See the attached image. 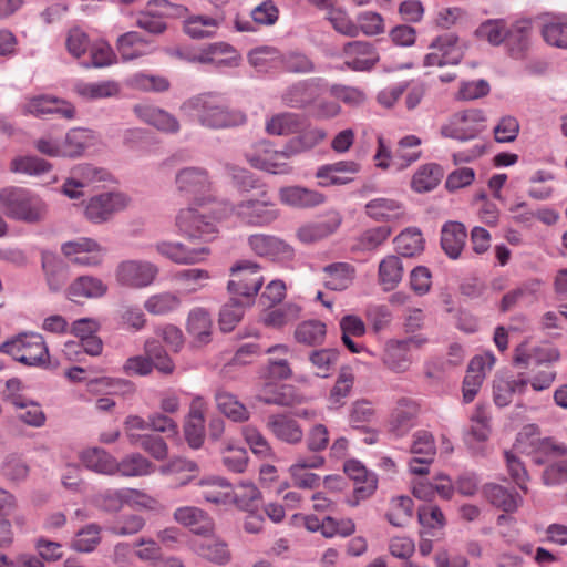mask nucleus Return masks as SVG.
I'll return each instance as SVG.
<instances>
[{
    "instance_id": "f3484780",
    "label": "nucleus",
    "mask_w": 567,
    "mask_h": 567,
    "mask_svg": "<svg viewBox=\"0 0 567 567\" xmlns=\"http://www.w3.org/2000/svg\"><path fill=\"white\" fill-rule=\"evenodd\" d=\"M361 171V164L355 161H339L318 167L316 177L321 187L341 186L354 181V176Z\"/></svg>"
},
{
    "instance_id": "864d4df0",
    "label": "nucleus",
    "mask_w": 567,
    "mask_h": 567,
    "mask_svg": "<svg viewBox=\"0 0 567 567\" xmlns=\"http://www.w3.org/2000/svg\"><path fill=\"white\" fill-rule=\"evenodd\" d=\"M403 265L399 257L390 255L379 265V281L384 290L393 289L402 279Z\"/></svg>"
},
{
    "instance_id": "a878e982",
    "label": "nucleus",
    "mask_w": 567,
    "mask_h": 567,
    "mask_svg": "<svg viewBox=\"0 0 567 567\" xmlns=\"http://www.w3.org/2000/svg\"><path fill=\"white\" fill-rule=\"evenodd\" d=\"M174 519L188 527L193 533L207 536L214 530V522L203 509L195 506H182L175 509Z\"/></svg>"
},
{
    "instance_id": "2f4dec72",
    "label": "nucleus",
    "mask_w": 567,
    "mask_h": 567,
    "mask_svg": "<svg viewBox=\"0 0 567 567\" xmlns=\"http://www.w3.org/2000/svg\"><path fill=\"white\" fill-rule=\"evenodd\" d=\"M214 398L218 411L230 421L244 423L250 419V411L234 393L218 389Z\"/></svg>"
},
{
    "instance_id": "680f3d73",
    "label": "nucleus",
    "mask_w": 567,
    "mask_h": 567,
    "mask_svg": "<svg viewBox=\"0 0 567 567\" xmlns=\"http://www.w3.org/2000/svg\"><path fill=\"white\" fill-rule=\"evenodd\" d=\"M540 286L542 281L539 279H532L523 282L519 287L503 296L501 301V310L506 312L512 309L518 301L534 298L539 291Z\"/></svg>"
},
{
    "instance_id": "423d86ee",
    "label": "nucleus",
    "mask_w": 567,
    "mask_h": 567,
    "mask_svg": "<svg viewBox=\"0 0 567 567\" xmlns=\"http://www.w3.org/2000/svg\"><path fill=\"white\" fill-rule=\"evenodd\" d=\"M158 274V267L151 261L127 259L116 266L114 276L121 287L143 289L153 285Z\"/></svg>"
},
{
    "instance_id": "dca6fc26",
    "label": "nucleus",
    "mask_w": 567,
    "mask_h": 567,
    "mask_svg": "<svg viewBox=\"0 0 567 567\" xmlns=\"http://www.w3.org/2000/svg\"><path fill=\"white\" fill-rule=\"evenodd\" d=\"M495 361V355L492 352L475 355L471 360L463 381V401L465 403H470L474 400L483 384L486 373L493 369Z\"/></svg>"
},
{
    "instance_id": "0eeeda50",
    "label": "nucleus",
    "mask_w": 567,
    "mask_h": 567,
    "mask_svg": "<svg viewBox=\"0 0 567 567\" xmlns=\"http://www.w3.org/2000/svg\"><path fill=\"white\" fill-rule=\"evenodd\" d=\"M485 122L486 116L482 110H466L454 114L450 122L441 127V134L462 142L473 140L485 130Z\"/></svg>"
},
{
    "instance_id": "b1692460",
    "label": "nucleus",
    "mask_w": 567,
    "mask_h": 567,
    "mask_svg": "<svg viewBox=\"0 0 567 567\" xmlns=\"http://www.w3.org/2000/svg\"><path fill=\"white\" fill-rule=\"evenodd\" d=\"M200 485L205 486L202 492L203 498L213 504H236L238 507H247L248 503L237 498L229 482L221 477L202 480Z\"/></svg>"
},
{
    "instance_id": "f257e3e1",
    "label": "nucleus",
    "mask_w": 567,
    "mask_h": 567,
    "mask_svg": "<svg viewBox=\"0 0 567 567\" xmlns=\"http://www.w3.org/2000/svg\"><path fill=\"white\" fill-rule=\"evenodd\" d=\"M181 111L192 121L209 130H225L241 126L247 115L230 107L226 100L217 93H202L186 100Z\"/></svg>"
},
{
    "instance_id": "6e6552de",
    "label": "nucleus",
    "mask_w": 567,
    "mask_h": 567,
    "mask_svg": "<svg viewBox=\"0 0 567 567\" xmlns=\"http://www.w3.org/2000/svg\"><path fill=\"white\" fill-rule=\"evenodd\" d=\"M175 186L181 196L193 199L196 204L202 205L205 200V195L210 192L212 181L206 168L188 166L177 171Z\"/></svg>"
},
{
    "instance_id": "f8f14e48",
    "label": "nucleus",
    "mask_w": 567,
    "mask_h": 567,
    "mask_svg": "<svg viewBox=\"0 0 567 567\" xmlns=\"http://www.w3.org/2000/svg\"><path fill=\"white\" fill-rule=\"evenodd\" d=\"M323 91V80L320 78H311L300 80L287 86L280 100L284 105L290 109H306L313 105L318 96Z\"/></svg>"
},
{
    "instance_id": "20e7f679",
    "label": "nucleus",
    "mask_w": 567,
    "mask_h": 567,
    "mask_svg": "<svg viewBox=\"0 0 567 567\" xmlns=\"http://www.w3.org/2000/svg\"><path fill=\"white\" fill-rule=\"evenodd\" d=\"M245 158L251 167L272 175H290L295 171L286 146L276 150L274 144L266 140L255 143L245 153Z\"/></svg>"
},
{
    "instance_id": "bb28decb",
    "label": "nucleus",
    "mask_w": 567,
    "mask_h": 567,
    "mask_svg": "<svg viewBox=\"0 0 567 567\" xmlns=\"http://www.w3.org/2000/svg\"><path fill=\"white\" fill-rule=\"evenodd\" d=\"M538 19L542 21L544 40L551 47L567 49V17L547 12Z\"/></svg>"
},
{
    "instance_id": "6ab92c4d",
    "label": "nucleus",
    "mask_w": 567,
    "mask_h": 567,
    "mask_svg": "<svg viewBox=\"0 0 567 567\" xmlns=\"http://www.w3.org/2000/svg\"><path fill=\"white\" fill-rule=\"evenodd\" d=\"M278 198L282 205L295 209L315 208L326 202L322 193L300 185L280 187Z\"/></svg>"
},
{
    "instance_id": "58836bf2",
    "label": "nucleus",
    "mask_w": 567,
    "mask_h": 567,
    "mask_svg": "<svg viewBox=\"0 0 567 567\" xmlns=\"http://www.w3.org/2000/svg\"><path fill=\"white\" fill-rule=\"evenodd\" d=\"M265 404L290 406L298 402L295 389L288 384L266 383L256 396Z\"/></svg>"
},
{
    "instance_id": "412c9836",
    "label": "nucleus",
    "mask_w": 567,
    "mask_h": 567,
    "mask_svg": "<svg viewBox=\"0 0 567 567\" xmlns=\"http://www.w3.org/2000/svg\"><path fill=\"white\" fill-rule=\"evenodd\" d=\"M155 249L159 255L178 265L200 262L210 254V249L206 246L189 248L178 241H159L155 245Z\"/></svg>"
},
{
    "instance_id": "72a5a7b5",
    "label": "nucleus",
    "mask_w": 567,
    "mask_h": 567,
    "mask_svg": "<svg viewBox=\"0 0 567 567\" xmlns=\"http://www.w3.org/2000/svg\"><path fill=\"white\" fill-rule=\"evenodd\" d=\"M339 214L320 221L306 224L298 228L297 238L303 244H312L333 234L341 225Z\"/></svg>"
},
{
    "instance_id": "1a4fd4ad",
    "label": "nucleus",
    "mask_w": 567,
    "mask_h": 567,
    "mask_svg": "<svg viewBox=\"0 0 567 567\" xmlns=\"http://www.w3.org/2000/svg\"><path fill=\"white\" fill-rule=\"evenodd\" d=\"M216 217L207 216L193 207L181 209L176 216L179 231L190 239L209 241L218 233Z\"/></svg>"
},
{
    "instance_id": "ddd939ff",
    "label": "nucleus",
    "mask_w": 567,
    "mask_h": 567,
    "mask_svg": "<svg viewBox=\"0 0 567 567\" xmlns=\"http://www.w3.org/2000/svg\"><path fill=\"white\" fill-rule=\"evenodd\" d=\"M248 245L256 255L272 261L289 262L295 258L293 247L275 235H250L248 237Z\"/></svg>"
},
{
    "instance_id": "79ce46f5",
    "label": "nucleus",
    "mask_w": 567,
    "mask_h": 567,
    "mask_svg": "<svg viewBox=\"0 0 567 567\" xmlns=\"http://www.w3.org/2000/svg\"><path fill=\"white\" fill-rule=\"evenodd\" d=\"M49 351L44 339L39 333H25L22 344L21 363L39 365L47 361Z\"/></svg>"
},
{
    "instance_id": "5701e85b",
    "label": "nucleus",
    "mask_w": 567,
    "mask_h": 567,
    "mask_svg": "<svg viewBox=\"0 0 567 567\" xmlns=\"http://www.w3.org/2000/svg\"><path fill=\"white\" fill-rule=\"evenodd\" d=\"M266 426L276 439L290 445L301 443L305 437L303 430L298 421L286 413L269 415Z\"/></svg>"
},
{
    "instance_id": "a19ab883",
    "label": "nucleus",
    "mask_w": 567,
    "mask_h": 567,
    "mask_svg": "<svg viewBox=\"0 0 567 567\" xmlns=\"http://www.w3.org/2000/svg\"><path fill=\"white\" fill-rule=\"evenodd\" d=\"M302 125L301 116L292 112H281L266 120L265 131L268 135L286 136L299 132Z\"/></svg>"
},
{
    "instance_id": "c756f323",
    "label": "nucleus",
    "mask_w": 567,
    "mask_h": 567,
    "mask_svg": "<svg viewBox=\"0 0 567 567\" xmlns=\"http://www.w3.org/2000/svg\"><path fill=\"white\" fill-rule=\"evenodd\" d=\"M528 388V378L524 373L515 377L497 378L494 381L493 394L497 406H507L514 394H524Z\"/></svg>"
},
{
    "instance_id": "4d7b16f0",
    "label": "nucleus",
    "mask_w": 567,
    "mask_h": 567,
    "mask_svg": "<svg viewBox=\"0 0 567 567\" xmlns=\"http://www.w3.org/2000/svg\"><path fill=\"white\" fill-rule=\"evenodd\" d=\"M396 251L404 257H413L424 248L422 233L417 228H408L394 239Z\"/></svg>"
},
{
    "instance_id": "603ef678",
    "label": "nucleus",
    "mask_w": 567,
    "mask_h": 567,
    "mask_svg": "<svg viewBox=\"0 0 567 567\" xmlns=\"http://www.w3.org/2000/svg\"><path fill=\"white\" fill-rule=\"evenodd\" d=\"M280 66L292 74H309L317 71L311 56L301 51H288L281 54Z\"/></svg>"
},
{
    "instance_id": "de8ad7c7",
    "label": "nucleus",
    "mask_w": 567,
    "mask_h": 567,
    "mask_svg": "<svg viewBox=\"0 0 567 567\" xmlns=\"http://www.w3.org/2000/svg\"><path fill=\"white\" fill-rule=\"evenodd\" d=\"M51 169V163L33 155L17 156L10 163V171L12 173L34 177L44 175L49 173Z\"/></svg>"
},
{
    "instance_id": "7c9ffc66",
    "label": "nucleus",
    "mask_w": 567,
    "mask_h": 567,
    "mask_svg": "<svg viewBox=\"0 0 567 567\" xmlns=\"http://www.w3.org/2000/svg\"><path fill=\"white\" fill-rule=\"evenodd\" d=\"M467 233L460 221H446L441 229V247L451 259H457L465 246Z\"/></svg>"
},
{
    "instance_id": "0e129e2a",
    "label": "nucleus",
    "mask_w": 567,
    "mask_h": 567,
    "mask_svg": "<svg viewBox=\"0 0 567 567\" xmlns=\"http://www.w3.org/2000/svg\"><path fill=\"white\" fill-rule=\"evenodd\" d=\"M326 324L318 320H309L300 323L296 331L295 338L298 342L307 346H316L323 341L326 337Z\"/></svg>"
},
{
    "instance_id": "4c0bfd02",
    "label": "nucleus",
    "mask_w": 567,
    "mask_h": 567,
    "mask_svg": "<svg viewBox=\"0 0 567 567\" xmlns=\"http://www.w3.org/2000/svg\"><path fill=\"white\" fill-rule=\"evenodd\" d=\"M365 214L378 221L396 220L403 217L404 210L402 205L392 198H374L364 206Z\"/></svg>"
},
{
    "instance_id": "e2e57ef3",
    "label": "nucleus",
    "mask_w": 567,
    "mask_h": 567,
    "mask_svg": "<svg viewBox=\"0 0 567 567\" xmlns=\"http://www.w3.org/2000/svg\"><path fill=\"white\" fill-rule=\"evenodd\" d=\"M247 300L241 301L238 297L233 296L219 312V327L221 331L229 332L234 330L237 323L243 319L245 307L248 306Z\"/></svg>"
},
{
    "instance_id": "c03bdc74",
    "label": "nucleus",
    "mask_w": 567,
    "mask_h": 567,
    "mask_svg": "<svg viewBox=\"0 0 567 567\" xmlns=\"http://www.w3.org/2000/svg\"><path fill=\"white\" fill-rule=\"evenodd\" d=\"M182 306L181 297L171 291H163L150 296L145 302V310L153 316H168Z\"/></svg>"
},
{
    "instance_id": "a18cd8bd",
    "label": "nucleus",
    "mask_w": 567,
    "mask_h": 567,
    "mask_svg": "<svg viewBox=\"0 0 567 567\" xmlns=\"http://www.w3.org/2000/svg\"><path fill=\"white\" fill-rule=\"evenodd\" d=\"M421 138L415 135H406L398 142L395 152L393 153V166L403 169L416 162L421 157Z\"/></svg>"
},
{
    "instance_id": "c85d7f7f",
    "label": "nucleus",
    "mask_w": 567,
    "mask_h": 567,
    "mask_svg": "<svg viewBox=\"0 0 567 567\" xmlns=\"http://www.w3.org/2000/svg\"><path fill=\"white\" fill-rule=\"evenodd\" d=\"M134 112L143 122L158 131L172 134L179 131L178 120L165 110L148 104H140L134 107Z\"/></svg>"
},
{
    "instance_id": "bf43d9fd",
    "label": "nucleus",
    "mask_w": 567,
    "mask_h": 567,
    "mask_svg": "<svg viewBox=\"0 0 567 567\" xmlns=\"http://www.w3.org/2000/svg\"><path fill=\"white\" fill-rule=\"evenodd\" d=\"M194 550L197 555L213 563L223 565L229 560V553L225 543L205 538L198 543H194Z\"/></svg>"
},
{
    "instance_id": "39448f33",
    "label": "nucleus",
    "mask_w": 567,
    "mask_h": 567,
    "mask_svg": "<svg viewBox=\"0 0 567 567\" xmlns=\"http://www.w3.org/2000/svg\"><path fill=\"white\" fill-rule=\"evenodd\" d=\"M230 276L228 291L233 296L245 298L247 303H251V299L264 284L259 265L249 260L238 261L231 267Z\"/></svg>"
},
{
    "instance_id": "e433bc0d",
    "label": "nucleus",
    "mask_w": 567,
    "mask_h": 567,
    "mask_svg": "<svg viewBox=\"0 0 567 567\" xmlns=\"http://www.w3.org/2000/svg\"><path fill=\"white\" fill-rule=\"evenodd\" d=\"M95 143L96 135L93 131L83 127L72 128L66 133L63 140L65 157H79L85 150L94 146Z\"/></svg>"
},
{
    "instance_id": "8fccbe9b",
    "label": "nucleus",
    "mask_w": 567,
    "mask_h": 567,
    "mask_svg": "<svg viewBox=\"0 0 567 567\" xmlns=\"http://www.w3.org/2000/svg\"><path fill=\"white\" fill-rule=\"evenodd\" d=\"M485 493L494 506L507 513L515 512L522 503V498L517 493L497 484L487 485Z\"/></svg>"
},
{
    "instance_id": "13d9d810",
    "label": "nucleus",
    "mask_w": 567,
    "mask_h": 567,
    "mask_svg": "<svg viewBox=\"0 0 567 567\" xmlns=\"http://www.w3.org/2000/svg\"><path fill=\"white\" fill-rule=\"evenodd\" d=\"M42 268L49 289L53 292L60 291L68 280L66 269L62 261L52 256H43Z\"/></svg>"
},
{
    "instance_id": "5fc2aeb1",
    "label": "nucleus",
    "mask_w": 567,
    "mask_h": 567,
    "mask_svg": "<svg viewBox=\"0 0 567 567\" xmlns=\"http://www.w3.org/2000/svg\"><path fill=\"white\" fill-rule=\"evenodd\" d=\"M154 465L138 453L130 454L116 461V472L126 477L145 476L153 472Z\"/></svg>"
},
{
    "instance_id": "3c124183",
    "label": "nucleus",
    "mask_w": 567,
    "mask_h": 567,
    "mask_svg": "<svg viewBox=\"0 0 567 567\" xmlns=\"http://www.w3.org/2000/svg\"><path fill=\"white\" fill-rule=\"evenodd\" d=\"M431 50H437L449 64H458L463 58V49L460 39L454 33H445L437 37L430 45Z\"/></svg>"
},
{
    "instance_id": "f03ea898",
    "label": "nucleus",
    "mask_w": 567,
    "mask_h": 567,
    "mask_svg": "<svg viewBox=\"0 0 567 567\" xmlns=\"http://www.w3.org/2000/svg\"><path fill=\"white\" fill-rule=\"evenodd\" d=\"M0 207L16 220L35 224L48 214L47 203L35 193L23 187H7L0 192Z\"/></svg>"
},
{
    "instance_id": "cd10ccee",
    "label": "nucleus",
    "mask_w": 567,
    "mask_h": 567,
    "mask_svg": "<svg viewBox=\"0 0 567 567\" xmlns=\"http://www.w3.org/2000/svg\"><path fill=\"white\" fill-rule=\"evenodd\" d=\"M109 291V286L101 278L85 275L75 278L66 289V297L70 300L76 298L100 299Z\"/></svg>"
},
{
    "instance_id": "9d476101",
    "label": "nucleus",
    "mask_w": 567,
    "mask_h": 567,
    "mask_svg": "<svg viewBox=\"0 0 567 567\" xmlns=\"http://www.w3.org/2000/svg\"><path fill=\"white\" fill-rule=\"evenodd\" d=\"M343 471L354 483V489L347 503L355 507L361 501L371 497L378 487L377 475L369 471L360 461L348 460L343 464Z\"/></svg>"
},
{
    "instance_id": "69168bd1",
    "label": "nucleus",
    "mask_w": 567,
    "mask_h": 567,
    "mask_svg": "<svg viewBox=\"0 0 567 567\" xmlns=\"http://www.w3.org/2000/svg\"><path fill=\"white\" fill-rule=\"evenodd\" d=\"M101 542V527L97 524H87L81 528L72 540V548L80 553H91Z\"/></svg>"
},
{
    "instance_id": "ea45409f",
    "label": "nucleus",
    "mask_w": 567,
    "mask_h": 567,
    "mask_svg": "<svg viewBox=\"0 0 567 567\" xmlns=\"http://www.w3.org/2000/svg\"><path fill=\"white\" fill-rule=\"evenodd\" d=\"M80 457L85 467L93 472L104 475L116 473V460L101 447H89Z\"/></svg>"
},
{
    "instance_id": "774afa93",
    "label": "nucleus",
    "mask_w": 567,
    "mask_h": 567,
    "mask_svg": "<svg viewBox=\"0 0 567 567\" xmlns=\"http://www.w3.org/2000/svg\"><path fill=\"white\" fill-rule=\"evenodd\" d=\"M71 174L82 184L83 187L94 185L100 182H106L111 174L102 167L92 164H79L71 169Z\"/></svg>"
},
{
    "instance_id": "393cba45",
    "label": "nucleus",
    "mask_w": 567,
    "mask_h": 567,
    "mask_svg": "<svg viewBox=\"0 0 567 567\" xmlns=\"http://www.w3.org/2000/svg\"><path fill=\"white\" fill-rule=\"evenodd\" d=\"M417 414L419 405L413 400L400 399L391 414L390 432L396 437L404 436L415 425Z\"/></svg>"
},
{
    "instance_id": "473e14b6",
    "label": "nucleus",
    "mask_w": 567,
    "mask_h": 567,
    "mask_svg": "<svg viewBox=\"0 0 567 567\" xmlns=\"http://www.w3.org/2000/svg\"><path fill=\"white\" fill-rule=\"evenodd\" d=\"M324 286L330 290L342 291L354 281L355 267L348 262H333L323 267Z\"/></svg>"
},
{
    "instance_id": "7ed1b4c3",
    "label": "nucleus",
    "mask_w": 567,
    "mask_h": 567,
    "mask_svg": "<svg viewBox=\"0 0 567 567\" xmlns=\"http://www.w3.org/2000/svg\"><path fill=\"white\" fill-rule=\"evenodd\" d=\"M231 214L244 225L251 227H267L280 216L277 204L267 190L247 197L230 207Z\"/></svg>"
},
{
    "instance_id": "2eb2a0df",
    "label": "nucleus",
    "mask_w": 567,
    "mask_h": 567,
    "mask_svg": "<svg viewBox=\"0 0 567 567\" xmlns=\"http://www.w3.org/2000/svg\"><path fill=\"white\" fill-rule=\"evenodd\" d=\"M207 403L202 396H195L189 405V411L185 416L183 433L188 446L198 450L205 441V414Z\"/></svg>"
},
{
    "instance_id": "4468645a",
    "label": "nucleus",
    "mask_w": 567,
    "mask_h": 567,
    "mask_svg": "<svg viewBox=\"0 0 567 567\" xmlns=\"http://www.w3.org/2000/svg\"><path fill=\"white\" fill-rule=\"evenodd\" d=\"M127 206V198L121 193H104L91 197L84 207L85 217L93 224H103Z\"/></svg>"
},
{
    "instance_id": "9b49d317",
    "label": "nucleus",
    "mask_w": 567,
    "mask_h": 567,
    "mask_svg": "<svg viewBox=\"0 0 567 567\" xmlns=\"http://www.w3.org/2000/svg\"><path fill=\"white\" fill-rule=\"evenodd\" d=\"M20 111L23 115L35 117L56 114L63 118L72 120L75 116V107L71 103L47 94L27 96L20 105Z\"/></svg>"
},
{
    "instance_id": "f704fd0d",
    "label": "nucleus",
    "mask_w": 567,
    "mask_h": 567,
    "mask_svg": "<svg viewBox=\"0 0 567 567\" xmlns=\"http://www.w3.org/2000/svg\"><path fill=\"white\" fill-rule=\"evenodd\" d=\"M212 328V317L206 309L196 307L189 311L186 330L197 344L202 346L210 342Z\"/></svg>"
},
{
    "instance_id": "a211bd4d",
    "label": "nucleus",
    "mask_w": 567,
    "mask_h": 567,
    "mask_svg": "<svg viewBox=\"0 0 567 567\" xmlns=\"http://www.w3.org/2000/svg\"><path fill=\"white\" fill-rule=\"evenodd\" d=\"M411 453L414 455L409 462L411 473L425 475L429 473V464L436 453L433 435L424 430L413 434Z\"/></svg>"
},
{
    "instance_id": "aec40b11",
    "label": "nucleus",
    "mask_w": 567,
    "mask_h": 567,
    "mask_svg": "<svg viewBox=\"0 0 567 567\" xmlns=\"http://www.w3.org/2000/svg\"><path fill=\"white\" fill-rule=\"evenodd\" d=\"M226 18L221 11L213 14H193L184 21V32L192 39H209L217 35L225 24Z\"/></svg>"
},
{
    "instance_id": "052dcab7",
    "label": "nucleus",
    "mask_w": 567,
    "mask_h": 567,
    "mask_svg": "<svg viewBox=\"0 0 567 567\" xmlns=\"http://www.w3.org/2000/svg\"><path fill=\"white\" fill-rule=\"evenodd\" d=\"M281 54L272 47L254 49L248 54V61L258 72H269L280 66Z\"/></svg>"
},
{
    "instance_id": "09e8293b",
    "label": "nucleus",
    "mask_w": 567,
    "mask_h": 567,
    "mask_svg": "<svg viewBox=\"0 0 567 567\" xmlns=\"http://www.w3.org/2000/svg\"><path fill=\"white\" fill-rule=\"evenodd\" d=\"M443 177V169L437 164L421 166L412 178V188L417 193H426L434 189Z\"/></svg>"
},
{
    "instance_id": "c9c22d12",
    "label": "nucleus",
    "mask_w": 567,
    "mask_h": 567,
    "mask_svg": "<svg viewBox=\"0 0 567 567\" xmlns=\"http://www.w3.org/2000/svg\"><path fill=\"white\" fill-rule=\"evenodd\" d=\"M382 362L391 371L402 373L409 370L412 355L401 340H389L384 347Z\"/></svg>"
},
{
    "instance_id": "6e6d98bb",
    "label": "nucleus",
    "mask_w": 567,
    "mask_h": 567,
    "mask_svg": "<svg viewBox=\"0 0 567 567\" xmlns=\"http://www.w3.org/2000/svg\"><path fill=\"white\" fill-rule=\"evenodd\" d=\"M130 443L147 452L157 461H162L168 455V447L163 437L152 434H130Z\"/></svg>"
},
{
    "instance_id": "49530a36",
    "label": "nucleus",
    "mask_w": 567,
    "mask_h": 567,
    "mask_svg": "<svg viewBox=\"0 0 567 567\" xmlns=\"http://www.w3.org/2000/svg\"><path fill=\"white\" fill-rule=\"evenodd\" d=\"M74 92L85 100H100L115 96L120 92V86L115 81L84 82L79 81L74 84Z\"/></svg>"
},
{
    "instance_id": "4be33fe9",
    "label": "nucleus",
    "mask_w": 567,
    "mask_h": 567,
    "mask_svg": "<svg viewBox=\"0 0 567 567\" xmlns=\"http://www.w3.org/2000/svg\"><path fill=\"white\" fill-rule=\"evenodd\" d=\"M344 64L353 71H368L379 61L374 47L367 41H351L343 45Z\"/></svg>"
},
{
    "instance_id": "37998d69",
    "label": "nucleus",
    "mask_w": 567,
    "mask_h": 567,
    "mask_svg": "<svg viewBox=\"0 0 567 567\" xmlns=\"http://www.w3.org/2000/svg\"><path fill=\"white\" fill-rule=\"evenodd\" d=\"M327 137L322 128L313 127L306 130L285 143L287 152L292 158L301 153L308 152L319 145Z\"/></svg>"
},
{
    "instance_id": "338daca9",
    "label": "nucleus",
    "mask_w": 567,
    "mask_h": 567,
    "mask_svg": "<svg viewBox=\"0 0 567 567\" xmlns=\"http://www.w3.org/2000/svg\"><path fill=\"white\" fill-rule=\"evenodd\" d=\"M375 419L372 402L361 399L352 402L349 410V423L353 429H365Z\"/></svg>"
}]
</instances>
